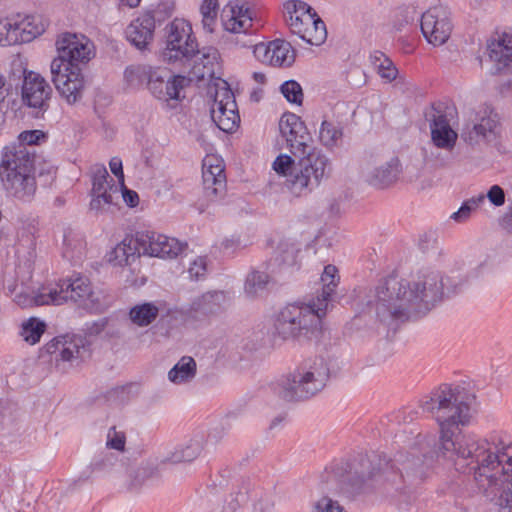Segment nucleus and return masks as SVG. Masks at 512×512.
<instances>
[{"label": "nucleus", "mask_w": 512, "mask_h": 512, "mask_svg": "<svg viewBox=\"0 0 512 512\" xmlns=\"http://www.w3.org/2000/svg\"><path fill=\"white\" fill-rule=\"evenodd\" d=\"M126 443V437L124 432L117 431L115 427H111L108 430L106 437V446L110 449L117 451H124Z\"/></svg>", "instance_id": "50"}, {"label": "nucleus", "mask_w": 512, "mask_h": 512, "mask_svg": "<svg viewBox=\"0 0 512 512\" xmlns=\"http://www.w3.org/2000/svg\"><path fill=\"white\" fill-rule=\"evenodd\" d=\"M296 162L287 154H280L272 163V169L295 195H305L318 187L332 170L331 161L322 151L310 147Z\"/></svg>", "instance_id": "3"}, {"label": "nucleus", "mask_w": 512, "mask_h": 512, "mask_svg": "<svg viewBox=\"0 0 512 512\" xmlns=\"http://www.w3.org/2000/svg\"><path fill=\"white\" fill-rule=\"evenodd\" d=\"M22 43H28L42 35L49 25L48 19L40 14L14 15Z\"/></svg>", "instance_id": "29"}, {"label": "nucleus", "mask_w": 512, "mask_h": 512, "mask_svg": "<svg viewBox=\"0 0 512 512\" xmlns=\"http://www.w3.org/2000/svg\"><path fill=\"white\" fill-rule=\"evenodd\" d=\"M218 1L217 0H203L200 13L202 16H217Z\"/></svg>", "instance_id": "59"}, {"label": "nucleus", "mask_w": 512, "mask_h": 512, "mask_svg": "<svg viewBox=\"0 0 512 512\" xmlns=\"http://www.w3.org/2000/svg\"><path fill=\"white\" fill-rule=\"evenodd\" d=\"M202 178L207 197L213 199L226 185L225 165L221 156L207 154L202 161Z\"/></svg>", "instance_id": "22"}, {"label": "nucleus", "mask_w": 512, "mask_h": 512, "mask_svg": "<svg viewBox=\"0 0 512 512\" xmlns=\"http://www.w3.org/2000/svg\"><path fill=\"white\" fill-rule=\"evenodd\" d=\"M255 17L249 0H230L222 9L221 23L226 32L248 34L253 29Z\"/></svg>", "instance_id": "13"}, {"label": "nucleus", "mask_w": 512, "mask_h": 512, "mask_svg": "<svg viewBox=\"0 0 512 512\" xmlns=\"http://www.w3.org/2000/svg\"><path fill=\"white\" fill-rule=\"evenodd\" d=\"M67 294L72 301L85 309H92L96 304V296L93 292L90 280L81 275L66 279Z\"/></svg>", "instance_id": "27"}, {"label": "nucleus", "mask_w": 512, "mask_h": 512, "mask_svg": "<svg viewBox=\"0 0 512 512\" xmlns=\"http://www.w3.org/2000/svg\"><path fill=\"white\" fill-rule=\"evenodd\" d=\"M109 174L103 164H96L91 170L92 189L91 192L100 191L112 186L113 180L108 181Z\"/></svg>", "instance_id": "45"}, {"label": "nucleus", "mask_w": 512, "mask_h": 512, "mask_svg": "<svg viewBox=\"0 0 512 512\" xmlns=\"http://www.w3.org/2000/svg\"><path fill=\"white\" fill-rule=\"evenodd\" d=\"M497 263L493 256L487 255L473 268L472 273L475 277H484L496 270Z\"/></svg>", "instance_id": "51"}, {"label": "nucleus", "mask_w": 512, "mask_h": 512, "mask_svg": "<svg viewBox=\"0 0 512 512\" xmlns=\"http://www.w3.org/2000/svg\"><path fill=\"white\" fill-rule=\"evenodd\" d=\"M431 143L437 149L451 153L458 140V133L451 126L447 114L435 110L429 119Z\"/></svg>", "instance_id": "21"}, {"label": "nucleus", "mask_w": 512, "mask_h": 512, "mask_svg": "<svg viewBox=\"0 0 512 512\" xmlns=\"http://www.w3.org/2000/svg\"><path fill=\"white\" fill-rule=\"evenodd\" d=\"M222 295L220 293H206L195 298L189 307V314L192 317L208 315L216 311L218 302Z\"/></svg>", "instance_id": "38"}, {"label": "nucleus", "mask_w": 512, "mask_h": 512, "mask_svg": "<svg viewBox=\"0 0 512 512\" xmlns=\"http://www.w3.org/2000/svg\"><path fill=\"white\" fill-rule=\"evenodd\" d=\"M326 313L313 299L308 303H288L275 314V333L283 340L307 337L319 329Z\"/></svg>", "instance_id": "5"}, {"label": "nucleus", "mask_w": 512, "mask_h": 512, "mask_svg": "<svg viewBox=\"0 0 512 512\" xmlns=\"http://www.w3.org/2000/svg\"><path fill=\"white\" fill-rule=\"evenodd\" d=\"M118 186L112 183L111 187L91 192L90 209L97 214L111 212L118 203Z\"/></svg>", "instance_id": "32"}, {"label": "nucleus", "mask_w": 512, "mask_h": 512, "mask_svg": "<svg viewBox=\"0 0 512 512\" xmlns=\"http://www.w3.org/2000/svg\"><path fill=\"white\" fill-rule=\"evenodd\" d=\"M485 202V194L480 193L478 195H475L466 201L463 202L464 205L468 206L469 209L473 212L480 208Z\"/></svg>", "instance_id": "61"}, {"label": "nucleus", "mask_w": 512, "mask_h": 512, "mask_svg": "<svg viewBox=\"0 0 512 512\" xmlns=\"http://www.w3.org/2000/svg\"><path fill=\"white\" fill-rule=\"evenodd\" d=\"M402 174V164L398 157L392 156L383 162L368 163L364 176L373 187L384 189L396 183Z\"/></svg>", "instance_id": "20"}, {"label": "nucleus", "mask_w": 512, "mask_h": 512, "mask_svg": "<svg viewBox=\"0 0 512 512\" xmlns=\"http://www.w3.org/2000/svg\"><path fill=\"white\" fill-rule=\"evenodd\" d=\"M48 288L49 297L52 298V305H62L69 301L67 294L66 279L58 280L54 283L46 284Z\"/></svg>", "instance_id": "46"}, {"label": "nucleus", "mask_w": 512, "mask_h": 512, "mask_svg": "<svg viewBox=\"0 0 512 512\" xmlns=\"http://www.w3.org/2000/svg\"><path fill=\"white\" fill-rule=\"evenodd\" d=\"M117 186H118V194L121 193L124 203L129 208L137 207L139 204V201H140L138 193L134 190L127 188L125 185V182L117 184Z\"/></svg>", "instance_id": "53"}, {"label": "nucleus", "mask_w": 512, "mask_h": 512, "mask_svg": "<svg viewBox=\"0 0 512 512\" xmlns=\"http://www.w3.org/2000/svg\"><path fill=\"white\" fill-rule=\"evenodd\" d=\"M46 328L45 321L37 317H29L21 323L19 335L27 344L35 345L40 342Z\"/></svg>", "instance_id": "35"}, {"label": "nucleus", "mask_w": 512, "mask_h": 512, "mask_svg": "<svg viewBox=\"0 0 512 512\" xmlns=\"http://www.w3.org/2000/svg\"><path fill=\"white\" fill-rule=\"evenodd\" d=\"M432 439L428 436H418L415 444L410 447L405 454L400 453L397 461L402 465V469L407 473H412L420 479L426 476V467L428 458L426 452L430 446Z\"/></svg>", "instance_id": "23"}, {"label": "nucleus", "mask_w": 512, "mask_h": 512, "mask_svg": "<svg viewBox=\"0 0 512 512\" xmlns=\"http://www.w3.org/2000/svg\"><path fill=\"white\" fill-rule=\"evenodd\" d=\"M21 38L17 29L15 16L0 19V46L20 44Z\"/></svg>", "instance_id": "41"}, {"label": "nucleus", "mask_w": 512, "mask_h": 512, "mask_svg": "<svg viewBox=\"0 0 512 512\" xmlns=\"http://www.w3.org/2000/svg\"><path fill=\"white\" fill-rule=\"evenodd\" d=\"M425 40L433 47L444 45L450 38L453 25L446 7L437 5L426 10L420 21Z\"/></svg>", "instance_id": "12"}, {"label": "nucleus", "mask_w": 512, "mask_h": 512, "mask_svg": "<svg viewBox=\"0 0 512 512\" xmlns=\"http://www.w3.org/2000/svg\"><path fill=\"white\" fill-rule=\"evenodd\" d=\"M371 63L377 70L379 76L386 82H391L396 79L398 70L393 62L386 57L382 52L376 51L370 56Z\"/></svg>", "instance_id": "40"}, {"label": "nucleus", "mask_w": 512, "mask_h": 512, "mask_svg": "<svg viewBox=\"0 0 512 512\" xmlns=\"http://www.w3.org/2000/svg\"><path fill=\"white\" fill-rule=\"evenodd\" d=\"M486 199H488L493 206L501 207L505 203L504 190L499 185H492L485 194V200Z\"/></svg>", "instance_id": "54"}, {"label": "nucleus", "mask_w": 512, "mask_h": 512, "mask_svg": "<svg viewBox=\"0 0 512 512\" xmlns=\"http://www.w3.org/2000/svg\"><path fill=\"white\" fill-rule=\"evenodd\" d=\"M52 298L49 297L47 285H43L34 291V306L52 305Z\"/></svg>", "instance_id": "56"}, {"label": "nucleus", "mask_w": 512, "mask_h": 512, "mask_svg": "<svg viewBox=\"0 0 512 512\" xmlns=\"http://www.w3.org/2000/svg\"><path fill=\"white\" fill-rule=\"evenodd\" d=\"M142 253V250L136 242V236H125L109 253L108 261L114 266H124L129 263L130 258Z\"/></svg>", "instance_id": "31"}, {"label": "nucleus", "mask_w": 512, "mask_h": 512, "mask_svg": "<svg viewBox=\"0 0 512 512\" xmlns=\"http://www.w3.org/2000/svg\"><path fill=\"white\" fill-rule=\"evenodd\" d=\"M198 43L191 24L182 18H175L166 27L163 56L168 61L189 60L198 53Z\"/></svg>", "instance_id": "7"}, {"label": "nucleus", "mask_w": 512, "mask_h": 512, "mask_svg": "<svg viewBox=\"0 0 512 512\" xmlns=\"http://www.w3.org/2000/svg\"><path fill=\"white\" fill-rule=\"evenodd\" d=\"M203 450L202 438L191 439L184 446H180L170 456L173 463L190 462L196 459Z\"/></svg>", "instance_id": "39"}, {"label": "nucleus", "mask_w": 512, "mask_h": 512, "mask_svg": "<svg viewBox=\"0 0 512 512\" xmlns=\"http://www.w3.org/2000/svg\"><path fill=\"white\" fill-rule=\"evenodd\" d=\"M474 396L458 385L443 384L420 400L423 412L431 414L440 427L437 460L456 470L473 471L474 479L486 494H499L498 512H512V445L490 442L474 434L454 435L451 426L468 425Z\"/></svg>", "instance_id": "1"}, {"label": "nucleus", "mask_w": 512, "mask_h": 512, "mask_svg": "<svg viewBox=\"0 0 512 512\" xmlns=\"http://www.w3.org/2000/svg\"><path fill=\"white\" fill-rule=\"evenodd\" d=\"M196 362L190 356H183L168 372V379L173 384L190 382L196 375Z\"/></svg>", "instance_id": "34"}, {"label": "nucleus", "mask_w": 512, "mask_h": 512, "mask_svg": "<svg viewBox=\"0 0 512 512\" xmlns=\"http://www.w3.org/2000/svg\"><path fill=\"white\" fill-rule=\"evenodd\" d=\"M155 18L151 12H144L134 19L126 29L127 40L139 49L145 48L153 39Z\"/></svg>", "instance_id": "26"}, {"label": "nucleus", "mask_w": 512, "mask_h": 512, "mask_svg": "<svg viewBox=\"0 0 512 512\" xmlns=\"http://www.w3.org/2000/svg\"><path fill=\"white\" fill-rule=\"evenodd\" d=\"M160 308L154 302H142L132 306L128 316L131 323L138 327H146L158 317Z\"/></svg>", "instance_id": "33"}, {"label": "nucleus", "mask_w": 512, "mask_h": 512, "mask_svg": "<svg viewBox=\"0 0 512 512\" xmlns=\"http://www.w3.org/2000/svg\"><path fill=\"white\" fill-rule=\"evenodd\" d=\"M490 60L497 71L512 67V35L507 32H495L487 41Z\"/></svg>", "instance_id": "24"}, {"label": "nucleus", "mask_w": 512, "mask_h": 512, "mask_svg": "<svg viewBox=\"0 0 512 512\" xmlns=\"http://www.w3.org/2000/svg\"><path fill=\"white\" fill-rule=\"evenodd\" d=\"M284 8L288 16L289 28L295 35L305 32V28L314 24V20L318 18L311 6L301 0H287L284 3Z\"/></svg>", "instance_id": "25"}, {"label": "nucleus", "mask_w": 512, "mask_h": 512, "mask_svg": "<svg viewBox=\"0 0 512 512\" xmlns=\"http://www.w3.org/2000/svg\"><path fill=\"white\" fill-rule=\"evenodd\" d=\"M152 83L151 94L158 100L169 102L181 101L185 95L184 89L189 86L191 79L183 75L170 76L166 67H162Z\"/></svg>", "instance_id": "19"}, {"label": "nucleus", "mask_w": 512, "mask_h": 512, "mask_svg": "<svg viewBox=\"0 0 512 512\" xmlns=\"http://www.w3.org/2000/svg\"><path fill=\"white\" fill-rule=\"evenodd\" d=\"M274 498L271 494L261 496L253 505L254 512H274Z\"/></svg>", "instance_id": "55"}, {"label": "nucleus", "mask_w": 512, "mask_h": 512, "mask_svg": "<svg viewBox=\"0 0 512 512\" xmlns=\"http://www.w3.org/2000/svg\"><path fill=\"white\" fill-rule=\"evenodd\" d=\"M311 512H346V511L337 501H335L327 496H323L313 504Z\"/></svg>", "instance_id": "49"}, {"label": "nucleus", "mask_w": 512, "mask_h": 512, "mask_svg": "<svg viewBox=\"0 0 512 512\" xmlns=\"http://www.w3.org/2000/svg\"><path fill=\"white\" fill-rule=\"evenodd\" d=\"M252 77L253 79L255 80V82L259 83V84H264L265 81H266V76L264 73L262 72H254L252 74Z\"/></svg>", "instance_id": "64"}, {"label": "nucleus", "mask_w": 512, "mask_h": 512, "mask_svg": "<svg viewBox=\"0 0 512 512\" xmlns=\"http://www.w3.org/2000/svg\"><path fill=\"white\" fill-rule=\"evenodd\" d=\"M339 282L340 276L337 267L331 264L326 265L320 277L321 291L316 297L312 298L320 307L324 308L326 312Z\"/></svg>", "instance_id": "30"}, {"label": "nucleus", "mask_w": 512, "mask_h": 512, "mask_svg": "<svg viewBox=\"0 0 512 512\" xmlns=\"http://www.w3.org/2000/svg\"><path fill=\"white\" fill-rule=\"evenodd\" d=\"M46 135L41 130H26L19 134L18 141L19 144H14L15 146H20L25 148L23 145H37L40 141L44 140Z\"/></svg>", "instance_id": "52"}, {"label": "nucleus", "mask_w": 512, "mask_h": 512, "mask_svg": "<svg viewBox=\"0 0 512 512\" xmlns=\"http://www.w3.org/2000/svg\"><path fill=\"white\" fill-rule=\"evenodd\" d=\"M471 213L472 211L469 209V207L462 203L460 208L451 214L450 218L455 222L462 223L470 218Z\"/></svg>", "instance_id": "60"}, {"label": "nucleus", "mask_w": 512, "mask_h": 512, "mask_svg": "<svg viewBox=\"0 0 512 512\" xmlns=\"http://www.w3.org/2000/svg\"><path fill=\"white\" fill-rule=\"evenodd\" d=\"M208 271V259L206 256H197L188 267V274L192 280L204 279Z\"/></svg>", "instance_id": "47"}, {"label": "nucleus", "mask_w": 512, "mask_h": 512, "mask_svg": "<svg viewBox=\"0 0 512 512\" xmlns=\"http://www.w3.org/2000/svg\"><path fill=\"white\" fill-rule=\"evenodd\" d=\"M161 66H152L150 64H132L126 67L124 71V80L128 87L139 89L146 87L150 92L155 76L159 74Z\"/></svg>", "instance_id": "28"}, {"label": "nucleus", "mask_w": 512, "mask_h": 512, "mask_svg": "<svg viewBox=\"0 0 512 512\" xmlns=\"http://www.w3.org/2000/svg\"><path fill=\"white\" fill-rule=\"evenodd\" d=\"M82 349H84L83 338L74 334L57 336L44 346V350L51 356V361L63 371L78 362Z\"/></svg>", "instance_id": "14"}, {"label": "nucleus", "mask_w": 512, "mask_h": 512, "mask_svg": "<svg viewBox=\"0 0 512 512\" xmlns=\"http://www.w3.org/2000/svg\"><path fill=\"white\" fill-rule=\"evenodd\" d=\"M279 130L288 148L294 155L305 153L311 147L309 145L310 136L306 126L296 114L284 113L279 121Z\"/></svg>", "instance_id": "18"}, {"label": "nucleus", "mask_w": 512, "mask_h": 512, "mask_svg": "<svg viewBox=\"0 0 512 512\" xmlns=\"http://www.w3.org/2000/svg\"><path fill=\"white\" fill-rule=\"evenodd\" d=\"M253 54L259 62L272 67H289L295 61L294 49L281 39L254 45Z\"/></svg>", "instance_id": "17"}, {"label": "nucleus", "mask_w": 512, "mask_h": 512, "mask_svg": "<svg viewBox=\"0 0 512 512\" xmlns=\"http://www.w3.org/2000/svg\"><path fill=\"white\" fill-rule=\"evenodd\" d=\"M456 292L445 286L436 271L420 272L408 278L391 275L379 282L368 305L382 321L406 320L425 315L445 295Z\"/></svg>", "instance_id": "2"}, {"label": "nucleus", "mask_w": 512, "mask_h": 512, "mask_svg": "<svg viewBox=\"0 0 512 512\" xmlns=\"http://www.w3.org/2000/svg\"><path fill=\"white\" fill-rule=\"evenodd\" d=\"M298 36L310 45L319 46L326 40L327 31L324 22L318 17L314 24L305 28V32H300Z\"/></svg>", "instance_id": "42"}, {"label": "nucleus", "mask_w": 512, "mask_h": 512, "mask_svg": "<svg viewBox=\"0 0 512 512\" xmlns=\"http://www.w3.org/2000/svg\"><path fill=\"white\" fill-rule=\"evenodd\" d=\"M52 81L60 97L68 104L79 102L86 88V80L80 66H68L51 62Z\"/></svg>", "instance_id": "9"}, {"label": "nucleus", "mask_w": 512, "mask_h": 512, "mask_svg": "<svg viewBox=\"0 0 512 512\" xmlns=\"http://www.w3.org/2000/svg\"><path fill=\"white\" fill-rule=\"evenodd\" d=\"M52 88L47 80L34 71H24L21 86V99L24 105L32 109L47 110Z\"/></svg>", "instance_id": "16"}, {"label": "nucleus", "mask_w": 512, "mask_h": 512, "mask_svg": "<svg viewBox=\"0 0 512 512\" xmlns=\"http://www.w3.org/2000/svg\"><path fill=\"white\" fill-rule=\"evenodd\" d=\"M11 87L7 85L5 77L0 74V103H3L10 94Z\"/></svg>", "instance_id": "62"}, {"label": "nucleus", "mask_w": 512, "mask_h": 512, "mask_svg": "<svg viewBox=\"0 0 512 512\" xmlns=\"http://www.w3.org/2000/svg\"><path fill=\"white\" fill-rule=\"evenodd\" d=\"M283 97L291 104L302 105L304 93L301 85L296 80H287L280 86Z\"/></svg>", "instance_id": "43"}, {"label": "nucleus", "mask_w": 512, "mask_h": 512, "mask_svg": "<svg viewBox=\"0 0 512 512\" xmlns=\"http://www.w3.org/2000/svg\"><path fill=\"white\" fill-rule=\"evenodd\" d=\"M109 167L111 172L118 179V184L125 182L124 172H123V164L122 160L119 157H113L109 161Z\"/></svg>", "instance_id": "58"}, {"label": "nucleus", "mask_w": 512, "mask_h": 512, "mask_svg": "<svg viewBox=\"0 0 512 512\" xmlns=\"http://www.w3.org/2000/svg\"><path fill=\"white\" fill-rule=\"evenodd\" d=\"M247 246V243L243 241L240 236L232 235L230 237L224 238L220 244L219 249L224 255H233L237 251L242 250Z\"/></svg>", "instance_id": "48"}, {"label": "nucleus", "mask_w": 512, "mask_h": 512, "mask_svg": "<svg viewBox=\"0 0 512 512\" xmlns=\"http://www.w3.org/2000/svg\"><path fill=\"white\" fill-rule=\"evenodd\" d=\"M343 137V130L335 121L323 120L319 128L318 138L320 143L328 149L339 145Z\"/></svg>", "instance_id": "37"}, {"label": "nucleus", "mask_w": 512, "mask_h": 512, "mask_svg": "<svg viewBox=\"0 0 512 512\" xmlns=\"http://www.w3.org/2000/svg\"><path fill=\"white\" fill-rule=\"evenodd\" d=\"M499 130L498 115L490 107L482 106L463 125L460 136L465 143L476 145L495 140Z\"/></svg>", "instance_id": "10"}, {"label": "nucleus", "mask_w": 512, "mask_h": 512, "mask_svg": "<svg viewBox=\"0 0 512 512\" xmlns=\"http://www.w3.org/2000/svg\"><path fill=\"white\" fill-rule=\"evenodd\" d=\"M301 251V244L295 241H283L278 246V254L285 265H294Z\"/></svg>", "instance_id": "44"}, {"label": "nucleus", "mask_w": 512, "mask_h": 512, "mask_svg": "<svg viewBox=\"0 0 512 512\" xmlns=\"http://www.w3.org/2000/svg\"><path fill=\"white\" fill-rule=\"evenodd\" d=\"M217 16H202V24L205 30L213 32Z\"/></svg>", "instance_id": "63"}, {"label": "nucleus", "mask_w": 512, "mask_h": 512, "mask_svg": "<svg viewBox=\"0 0 512 512\" xmlns=\"http://www.w3.org/2000/svg\"><path fill=\"white\" fill-rule=\"evenodd\" d=\"M270 281V276L265 271H251L244 283V294L247 298L254 299L261 296Z\"/></svg>", "instance_id": "36"}, {"label": "nucleus", "mask_w": 512, "mask_h": 512, "mask_svg": "<svg viewBox=\"0 0 512 512\" xmlns=\"http://www.w3.org/2000/svg\"><path fill=\"white\" fill-rule=\"evenodd\" d=\"M211 118L216 126L226 133L234 132L239 126L240 116L235 97L226 82H223L215 90L211 105Z\"/></svg>", "instance_id": "11"}, {"label": "nucleus", "mask_w": 512, "mask_h": 512, "mask_svg": "<svg viewBox=\"0 0 512 512\" xmlns=\"http://www.w3.org/2000/svg\"><path fill=\"white\" fill-rule=\"evenodd\" d=\"M14 301L23 308L34 307V291H21L18 292Z\"/></svg>", "instance_id": "57"}, {"label": "nucleus", "mask_w": 512, "mask_h": 512, "mask_svg": "<svg viewBox=\"0 0 512 512\" xmlns=\"http://www.w3.org/2000/svg\"><path fill=\"white\" fill-rule=\"evenodd\" d=\"M329 376V365L323 357L307 358L281 380V394L289 401L308 399L324 389Z\"/></svg>", "instance_id": "6"}, {"label": "nucleus", "mask_w": 512, "mask_h": 512, "mask_svg": "<svg viewBox=\"0 0 512 512\" xmlns=\"http://www.w3.org/2000/svg\"><path fill=\"white\" fill-rule=\"evenodd\" d=\"M136 242L144 255L163 259L176 258L186 247L176 238L153 231L137 232Z\"/></svg>", "instance_id": "15"}, {"label": "nucleus", "mask_w": 512, "mask_h": 512, "mask_svg": "<svg viewBox=\"0 0 512 512\" xmlns=\"http://www.w3.org/2000/svg\"><path fill=\"white\" fill-rule=\"evenodd\" d=\"M0 180L16 201L30 203L37 191L34 159L20 146L8 145L1 151Z\"/></svg>", "instance_id": "4"}, {"label": "nucleus", "mask_w": 512, "mask_h": 512, "mask_svg": "<svg viewBox=\"0 0 512 512\" xmlns=\"http://www.w3.org/2000/svg\"><path fill=\"white\" fill-rule=\"evenodd\" d=\"M56 47L58 56L52 60L53 63L80 66L87 64L95 56L93 42L83 34L63 33L58 37Z\"/></svg>", "instance_id": "8"}]
</instances>
